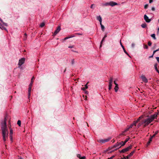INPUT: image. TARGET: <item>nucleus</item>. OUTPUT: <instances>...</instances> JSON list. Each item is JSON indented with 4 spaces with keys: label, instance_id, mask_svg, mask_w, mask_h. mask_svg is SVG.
I'll return each mask as SVG.
<instances>
[{
    "label": "nucleus",
    "instance_id": "4",
    "mask_svg": "<svg viewBox=\"0 0 159 159\" xmlns=\"http://www.w3.org/2000/svg\"><path fill=\"white\" fill-rule=\"evenodd\" d=\"M25 58H22L21 59L19 60V61L18 63V66L19 68L21 69H23V68L21 66L25 63Z\"/></svg>",
    "mask_w": 159,
    "mask_h": 159
},
{
    "label": "nucleus",
    "instance_id": "49",
    "mask_svg": "<svg viewBox=\"0 0 159 159\" xmlns=\"http://www.w3.org/2000/svg\"><path fill=\"white\" fill-rule=\"evenodd\" d=\"M152 11H154V10H155V8L154 7H152Z\"/></svg>",
    "mask_w": 159,
    "mask_h": 159
},
{
    "label": "nucleus",
    "instance_id": "44",
    "mask_svg": "<svg viewBox=\"0 0 159 159\" xmlns=\"http://www.w3.org/2000/svg\"><path fill=\"white\" fill-rule=\"evenodd\" d=\"M156 59L157 60V61L159 63V57H156Z\"/></svg>",
    "mask_w": 159,
    "mask_h": 159
},
{
    "label": "nucleus",
    "instance_id": "36",
    "mask_svg": "<svg viewBox=\"0 0 159 159\" xmlns=\"http://www.w3.org/2000/svg\"><path fill=\"white\" fill-rule=\"evenodd\" d=\"M148 4H146L144 6V9H147L148 8Z\"/></svg>",
    "mask_w": 159,
    "mask_h": 159
},
{
    "label": "nucleus",
    "instance_id": "43",
    "mask_svg": "<svg viewBox=\"0 0 159 159\" xmlns=\"http://www.w3.org/2000/svg\"><path fill=\"white\" fill-rule=\"evenodd\" d=\"M135 46V44L134 43H132L131 44V47L132 48H133Z\"/></svg>",
    "mask_w": 159,
    "mask_h": 159
},
{
    "label": "nucleus",
    "instance_id": "25",
    "mask_svg": "<svg viewBox=\"0 0 159 159\" xmlns=\"http://www.w3.org/2000/svg\"><path fill=\"white\" fill-rule=\"evenodd\" d=\"M119 89L118 85H115L114 88V89L116 92H117Z\"/></svg>",
    "mask_w": 159,
    "mask_h": 159
},
{
    "label": "nucleus",
    "instance_id": "7",
    "mask_svg": "<svg viewBox=\"0 0 159 159\" xmlns=\"http://www.w3.org/2000/svg\"><path fill=\"white\" fill-rule=\"evenodd\" d=\"M113 79L112 78H111L109 80V88L108 89L110 90L111 89L112 87V82Z\"/></svg>",
    "mask_w": 159,
    "mask_h": 159
},
{
    "label": "nucleus",
    "instance_id": "22",
    "mask_svg": "<svg viewBox=\"0 0 159 159\" xmlns=\"http://www.w3.org/2000/svg\"><path fill=\"white\" fill-rule=\"evenodd\" d=\"M100 24V25H101V30H102L103 31H104V30H105V27H104V25H102V23H101V24Z\"/></svg>",
    "mask_w": 159,
    "mask_h": 159
},
{
    "label": "nucleus",
    "instance_id": "31",
    "mask_svg": "<svg viewBox=\"0 0 159 159\" xmlns=\"http://www.w3.org/2000/svg\"><path fill=\"white\" fill-rule=\"evenodd\" d=\"M13 134V130L11 129H10V136H12Z\"/></svg>",
    "mask_w": 159,
    "mask_h": 159
},
{
    "label": "nucleus",
    "instance_id": "50",
    "mask_svg": "<svg viewBox=\"0 0 159 159\" xmlns=\"http://www.w3.org/2000/svg\"><path fill=\"white\" fill-rule=\"evenodd\" d=\"M74 47V46H69L68 47V48H72Z\"/></svg>",
    "mask_w": 159,
    "mask_h": 159
},
{
    "label": "nucleus",
    "instance_id": "26",
    "mask_svg": "<svg viewBox=\"0 0 159 159\" xmlns=\"http://www.w3.org/2000/svg\"><path fill=\"white\" fill-rule=\"evenodd\" d=\"M134 151H133L132 152H131L129 154L128 156V157H130L131 156L133 155V154H134Z\"/></svg>",
    "mask_w": 159,
    "mask_h": 159
},
{
    "label": "nucleus",
    "instance_id": "39",
    "mask_svg": "<svg viewBox=\"0 0 159 159\" xmlns=\"http://www.w3.org/2000/svg\"><path fill=\"white\" fill-rule=\"evenodd\" d=\"M152 44V43L151 42L149 41L148 43V44L149 46H151Z\"/></svg>",
    "mask_w": 159,
    "mask_h": 159
},
{
    "label": "nucleus",
    "instance_id": "16",
    "mask_svg": "<svg viewBox=\"0 0 159 159\" xmlns=\"http://www.w3.org/2000/svg\"><path fill=\"white\" fill-rule=\"evenodd\" d=\"M77 157L80 159H85L86 157L84 156L81 157V155L80 154H78L77 155Z\"/></svg>",
    "mask_w": 159,
    "mask_h": 159
},
{
    "label": "nucleus",
    "instance_id": "62",
    "mask_svg": "<svg viewBox=\"0 0 159 159\" xmlns=\"http://www.w3.org/2000/svg\"><path fill=\"white\" fill-rule=\"evenodd\" d=\"M107 37V36L106 35H105L104 36V37H103V38H104V39H105Z\"/></svg>",
    "mask_w": 159,
    "mask_h": 159
},
{
    "label": "nucleus",
    "instance_id": "11",
    "mask_svg": "<svg viewBox=\"0 0 159 159\" xmlns=\"http://www.w3.org/2000/svg\"><path fill=\"white\" fill-rule=\"evenodd\" d=\"M32 85H29V88H28V98H29L30 95V92L31 90L32 89Z\"/></svg>",
    "mask_w": 159,
    "mask_h": 159
},
{
    "label": "nucleus",
    "instance_id": "23",
    "mask_svg": "<svg viewBox=\"0 0 159 159\" xmlns=\"http://www.w3.org/2000/svg\"><path fill=\"white\" fill-rule=\"evenodd\" d=\"M130 138L128 137L127 138H126L125 140V141L124 142V143L122 144V145H125V143L128 141V140Z\"/></svg>",
    "mask_w": 159,
    "mask_h": 159
},
{
    "label": "nucleus",
    "instance_id": "17",
    "mask_svg": "<svg viewBox=\"0 0 159 159\" xmlns=\"http://www.w3.org/2000/svg\"><path fill=\"white\" fill-rule=\"evenodd\" d=\"M143 125V124L142 122V121H141V122L138 124V125H136V127L137 128H139L142 125Z\"/></svg>",
    "mask_w": 159,
    "mask_h": 159
},
{
    "label": "nucleus",
    "instance_id": "46",
    "mask_svg": "<svg viewBox=\"0 0 159 159\" xmlns=\"http://www.w3.org/2000/svg\"><path fill=\"white\" fill-rule=\"evenodd\" d=\"M74 59L72 60L71 61V64H72L73 65L74 64Z\"/></svg>",
    "mask_w": 159,
    "mask_h": 159
},
{
    "label": "nucleus",
    "instance_id": "38",
    "mask_svg": "<svg viewBox=\"0 0 159 159\" xmlns=\"http://www.w3.org/2000/svg\"><path fill=\"white\" fill-rule=\"evenodd\" d=\"M129 157H128V155L126 157H124V158H123V159H129Z\"/></svg>",
    "mask_w": 159,
    "mask_h": 159
},
{
    "label": "nucleus",
    "instance_id": "47",
    "mask_svg": "<svg viewBox=\"0 0 159 159\" xmlns=\"http://www.w3.org/2000/svg\"><path fill=\"white\" fill-rule=\"evenodd\" d=\"M94 5V4H92L91 5V6H90V8H93V6Z\"/></svg>",
    "mask_w": 159,
    "mask_h": 159
},
{
    "label": "nucleus",
    "instance_id": "10",
    "mask_svg": "<svg viewBox=\"0 0 159 159\" xmlns=\"http://www.w3.org/2000/svg\"><path fill=\"white\" fill-rule=\"evenodd\" d=\"M144 18L145 21L148 23L150 22L151 20L149 19L148 17L146 15H144Z\"/></svg>",
    "mask_w": 159,
    "mask_h": 159
},
{
    "label": "nucleus",
    "instance_id": "14",
    "mask_svg": "<svg viewBox=\"0 0 159 159\" xmlns=\"http://www.w3.org/2000/svg\"><path fill=\"white\" fill-rule=\"evenodd\" d=\"M97 20L99 21L100 24H101L102 22V19L100 16H99L97 17Z\"/></svg>",
    "mask_w": 159,
    "mask_h": 159
},
{
    "label": "nucleus",
    "instance_id": "59",
    "mask_svg": "<svg viewBox=\"0 0 159 159\" xmlns=\"http://www.w3.org/2000/svg\"><path fill=\"white\" fill-rule=\"evenodd\" d=\"M153 55L152 54V56H150L149 57V58L152 57H153Z\"/></svg>",
    "mask_w": 159,
    "mask_h": 159
},
{
    "label": "nucleus",
    "instance_id": "12",
    "mask_svg": "<svg viewBox=\"0 0 159 159\" xmlns=\"http://www.w3.org/2000/svg\"><path fill=\"white\" fill-rule=\"evenodd\" d=\"M118 3L116 2L113 1H111L109 2V6L111 7H113L115 6L118 5Z\"/></svg>",
    "mask_w": 159,
    "mask_h": 159
},
{
    "label": "nucleus",
    "instance_id": "54",
    "mask_svg": "<svg viewBox=\"0 0 159 159\" xmlns=\"http://www.w3.org/2000/svg\"><path fill=\"white\" fill-rule=\"evenodd\" d=\"M152 138L151 137L149 139V141L151 142L152 141Z\"/></svg>",
    "mask_w": 159,
    "mask_h": 159
},
{
    "label": "nucleus",
    "instance_id": "5",
    "mask_svg": "<svg viewBox=\"0 0 159 159\" xmlns=\"http://www.w3.org/2000/svg\"><path fill=\"white\" fill-rule=\"evenodd\" d=\"M131 148L132 146L130 145L126 148L123 149L121 151H119V152L120 153H124L128 151L129 149H131Z\"/></svg>",
    "mask_w": 159,
    "mask_h": 159
},
{
    "label": "nucleus",
    "instance_id": "52",
    "mask_svg": "<svg viewBox=\"0 0 159 159\" xmlns=\"http://www.w3.org/2000/svg\"><path fill=\"white\" fill-rule=\"evenodd\" d=\"M10 137L11 140L12 142V136H11H11H10Z\"/></svg>",
    "mask_w": 159,
    "mask_h": 159
},
{
    "label": "nucleus",
    "instance_id": "34",
    "mask_svg": "<svg viewBox=\"0 0 159 159\" xmlns=\"http://www.w3.org/2000/svg\"><path fill=\"white\" fill-rule=\"evenodd\" d=\"M143 48L145 49H148V46L144 44L143 45Z\"/></svg>",
    "mask_w": 159,
    "mask_h": 159
},
{
    "label": "nucleus",
    "instance_id": "29",
    "mask_svg": "<svg viewBox=\"0 0 159 159\" xmlns=\"http://www.w3.org/2000/svg\"><path fill=\"white\" fill-rule=\"evenodd\" d=\"M44 25H45V24H44V23H43H43H41L40 24V27H41V28H42V27H43L44 26Z\"/></svg>",
    "mask_w": 159,
    "mask_h": 159
},
{
    "label": "nucleus",
    "instance_id": "21",
    "mask_svg": "<svg viewBox=\"0 0 159 159\" xmlns=\"http://www.w3.org/2000/svg\"><path fill=\"white\" fill-rule=\"evenodd\" d=\"M88 88V86H87V84H86L85 85V87H82V88H81V89L82 90H83L84 91L86 89H87Z\"/></svg>",
    "mask_w": 159,
    "mask_h": 159
},
{
    "label": "nucleus",
    "instance_id": "20",
    "mask_svg": "<svg viewBox=\"0 0 159 159\" xmlns=\"http://www.w3.org/2000/svg\"><path fill=\"white\" fill-rule=\"evenodd\" d=\"M102 5L103 6H109V2H106L105 3H102Z\"/></svg>",
    "mask_w": 159,
    "mask_h": 159
},
{
    "label": "nucleus",
    "instance_id": "55",
    "mask_svg": "<svg viewBox=\"0 0 159 159\" xmlns=\"http://www.w3.org/2000/svg\"><path fill=\"white\" fill-rule=\"evenodd\" d=\"M75 36V35H71L70 37H70V38H72V37H74Z\"/></svg>",
    "mask_w": 159,
    "mask_h": 159
},
{
    "label": "nucleus",
    "instance_id": "13",
    "mask_svg": "<svg viewBox=\"0 0 159 159\" xmlns=\"http://www.w3.org/2000/svg\"><path fill=\"white\" fill-rule=\"evenodd\" d=\"M121 147V146L119 144V143L118 142L116 143L114 145V147L117 148V149L120 148Z\"/></svg>",
    "mask_w": 159,
    "mask_h": 159
},
{
    "label": "nucleus",
    "instance_id": "8",
    "mask_svg": "<svg viewBox=\"0 0 159 159\" xmlns=\"http://www.w3.org/2000/svg\"><path fill=\"white\" fill-rule=\"evenodd\" d=\"M141 78L142 79V80H143V82H144L145 83H147L148 82V80H147V79L146 78L144 75H142L141 76Z\"/></svg>",
    "mask_w": 159,
    "mask_h": 159
},
{
    "label": "nucleus",
    "instance_id": "42",
    "mask_svg": "<svg viewBox=\"0 0 159 159\" xmlns=\"http://www.w3.org/2000/svg\"><path fill=\"white\" fill-rule=\"evenodd\" d=\"M76 35H82L83 34L82 33H76L75 34Z\"/></svg>",
    "mask_w": 159,
    "mask_h": 159
},
{
    "label": "nucleus",
    "instance_id": "18",
    "mask_svg": "<svg viewBox=\"0 0 159 159\" xmlns=\"http://www.w3.org/2000/svg\"><path fill=\"white\" fill-rule=\"evenodd\" d=\"M157 63H156L154 65V68L155 69L156 71L159 74V71L158 70L157 68Z\"/></svg>",
    "mask_w": 159,
    "mask_h": 159
},
{
    "label": "nucleus",
    "instance_id": "57",
    "mask_svg": "<svg viewBox=\"0 0 159 159\" xmlns=\"http://www.w3.org/2000/svg\"><path fill=\"white\" fill-rule=\"evenodd\" d=\"M155 135H156L155 134H154L152 135V136L151 137L153 138V137H154L155 136Z\"/></svg>",
    "mask_w": 159,
    "mask_h": 159
},
{
    "label": "nucleus",
    "instance_id": "61",
    "mask_svg": "<svg viewBox=\"0 0 159 159\" xmlns=\"http://www.w3.org/2000/svg\"><path fill=\"white\" fill-rule=\"evenodd\" d=\"M85 92L86 94H88V92L87 91H85Z\"/></svg>",
    "mask_w": 159,
    "mask_h": 159
},
{
    "label": "nucleus",
    "instance_id": "6",
    "mask_svg": "<svg viewBox=\"0 0 159 159\" xmlns=\"http://www.w3.org/2000/svg\"><path fill=\"white\" fill-rule=\"evenodd\" d=\"M110 139L108 138L106 139H100L98 140V141L101 143H103L106 142H107L108 141L110 140Z\"/></svg>",
    "mask_w": 159,
    "mask_h": 159
},
{
    "label": "nucleus",
    "instance_id": "24",
    "mask_svg": "<svg viewBox=\"0 0 159 159\" xmlns=\"http://www.w3.org/2000/svg\"><path fill=\"white\" fill-rule=\"evenodd\" d=\"M34 77L33 76L31 79V82H30V84H29V85H32H32L33 83V82H34L33 80H34Z\"/></svg>",
    "mask_w": 159,
    "mask_h": 159
},
{
    "label": "nucleus",
    "instance_id": "51",
    "mask_svg": "<svg viewBox=\"0 0 159 159\" xmlns=\"http://www.w3.org/2000/svg\"><path fill=\"white\" fill-rule=\"evenodd\" d=\"M69 38H70V37H66L65 38L64 40H66V39H69Z\"/></svg>",
    "mask_w": 159,
    "mask_h": 159
},
{
    "label": "nucleus",
    "instance_id": "15",
    "mask_svg": "<svg viewBox=\"0 0 159 159\" xmlns=\"http://www.w3.org/2000/svg\"><path fill=\"white\" fill-rule=\"evenodd\" d=\"M120 43L121 47H122V48L123 50V51H124V52L125 54H128V52L126 51V50L125 49L124 46L122 44L121 42V41H120Z\"/></svg>",
    "mask_w": 159,
    "mask_h": 159
},
{
    "label": "nucleus",
    "instance_id": "45",
    "mask_svg": "<svg viewBox=\"0 0 159 159\" xmlns=\"http://www.w3.org/2000/svg\"><path fill=\"white\" fill-rule=\"evenodd\" d=\"M115 156H112L110 158H109V159H112Z\"/></svg>",
    "mask_w": 159,
    "mask_h": 159
},
{
    "label": "nucleus",
    "instance_id": "53",
    "mask_svg": "<svg viewBox=\"0 0 159 159\" xmlns=\"http://www.w3.org/2000/svg\"><path fill=\"white\" fill-rule=\"evenodd\" d=\"M158 132V131H157L155 132V133L154 134H155V135H156L157 134Z\"/></svg>",
    "mask_w": 159,
    "mask_h": 159
},
{
    "label": "nucleus",
    "instance_id": "40",
    "mask_svg": "<svg viewBox=\"0 0 159 159\" xmlns=\"http://www.w3.org/2000/svg\"><path fill=\"white\" fill-rule=\"evenodd\" d=\"M125 132L124 131H123L120 134V135H125Z\"/></svg>",
    "mask_w": 159,
    "mask_h": 159
},
{
    "label": "nucleus",
    "instance_id": "30",
    "mask_svg": "<svg viewBox=\"0 0 159 159\" xmlns=\"http://www.w3.org/2000/svg\"><path fill=\"white\" fill-rule=\"evenodd\" d=\"M17 124L19 126H20L21 125V121L20 120H18L17 121Z\"/></svg>",
    "mask_w": 159,
    "mask_h": 159
},
{
    "label": "nucleus",
    "instance_id": "32",
    "mask_svg": "<svg viewBox=\"0 0 159 159\" xmlns=\"http://www.w3.org/2000/svg\"><path fill=\"white\" fill-rule=\"evenodd\" d=\"M0 28L2 29V30H5L7 31V30L6 28L3 26H2V27H1V28Z\"/></svg>",
    "mask_w": 159,
    "mask_h": 159
},
{
    "label": "nucleus",
    "instance_id": "58",
    "mask_svg": "<svg viewBox=\"0 0 159 159\" xmlns=\"http://www.w3.org/2000/svg\"><path fill=\"white\" fill-rule=\"evenodd\" d=\"M156 52H157L156 51V50H155L154 51H153V54H153V55H154V54H155V53Z\"/></svg>",
    "mask_w": 159,
    "mask_h": 159
},
{
    "label": "nucleus",
    "instance_id": "60",
    "mask_svg": "<svg viewBox=\"0 0 159 159\" xmlns=\"http://www.w3.org/2000/svg\"><path fill=\"white\" fill-rule=\"evenodd\" d=\"M159 32V27H158V28L157 29V33L158 34Z\"/></svg>",
    "mask_w": 159,
    "mask_h": 159
},
{
    "label": "nucleus",
    "instance_id": "35",
    "mask_svg": "<svg viewBox=\"0 0 159 159\" xmlns=\"http://www.w3.org/2000/svg\"><path fill=\"white\" fill-rule=\"evenodd\" d=\"M105 39L104 38H103L101 42V45H100V47H101L102 46V44L103 42V41H104L105 40Z\"/></svg>",
    "mask_w": 159,
    "mask_h": 159
},
{
    "label": "nucleus",
    "instance_id": "3",
    "mask_svg": "<svg viewBox=\"0 0 159 159\" xmlns=\"http://www.w3.org/2000/svg\"><path fill=\"white\" fill-rule=\"evenodd\" d=\"M142 118V116L139 117L137 120L134 121L133 123L130 125L129 126V128H134V126L135 127L136 126V124L138 123L139 122L140 120Z\"/></svg>",
    "mask_w": 159,
    "mask_h": 159
},
{
    "label": "nucleus",
    "instance_id": "33",
    "mask_svg": "<svg viewBox=\"0 0 159 159\" xmlns=\"http://www.w3.org/2000/svg\"><path fill=\"white\" fill-rule=\"evenodd\" d=\"M124 143V142L122 141H121V142H120L119 143V144H120V145L121 146H124V145H122V144Z\"/></svg>",
    "mask_w": 159,
    "mask_h": 159
},
{
    "label": "nucleus",
    "instance_id": "37",
    "mask_svg": "<svg viewBox=\"0 0 159 159\" xmlns=\"http://www.w3.org/2000/svg\"><path fill=\"white\" fill-rule=\"evenodd\" d=\"M27 34L26 33L24 34V40H25L26 39Z\"/></svg>",
    "mask_w": 159,
    "mask_h": 159
},
{
    "label": "nucleus",
    "instance_id": "27",
    "mask_svg": "<svg viewBox=\"0 0 159 159\" xmlns=\"http://www.w3.org/2000/svg\"><path fill=\"white\" fill-rule=\"evenodd\" d=\"M151 36L154 39H156V38L155 37V34H153L151 35Z\"/></svg>",
    "mask_w": 159,
    "mask_h": 159
},
{
    "label": "nucleus",
    "instance_id": "1",
    "mask_svg": "<svg viewBox=\"0 0 159 159\" xmlns=\"http://www.w3.org/2000/svg\"><path fill=\"white\" fill-rule=\"evenodd\" d=\"M6 117H5L1 123V129L3 139L4 141H5L8 137V131L6 125Z\"/></svg>",
    "mask_w": 159,
    "mask_h": 159
},
{
    "label": "nucleus",
    "instance_id": "64",
    "mask_svg": "<svg viewBox=\"0 0 159 159\" xmlns=\"http://www.w3.org/2000/svg\"><path fill=\"white\" fill-rule=\"evenodd\" d=\"M156 52L159 51V48L156 50Z\"/></svg>",
    "mask_w": 159,
    "mask_h": 159
},
{
    "label": "nucleus",
    "instance_id": "41",
    "mask_svg": "<svg viewBox=\"0 0 159 159\" xmlns=\"http://www.w3.org/2000/svg\"><path fill=\"white\" fill-rule=\"evenodd\" d=\"M130 128H129V126L127 128H126L124 131L126 132L127 131H128L129 129Z\"/></svg>",
    "mask_w": 159,
    "mask_h": 159
},
{
    "label": "nucleus",
    "instance_id": "28",
    "mask_svg": "<svg viewBox=\"0 0 159 159\" xmlns=\"http://www.w3.org/2000/svg\"><path fill=\"white\" fill-rule=\"evenodd\" d=\"M141 27L143 28H145L146 27V24H143L141 25Z\"/></svg>",
    "mask_w": 159,
    "mask_h": 159
},
{
    "label": "nucleus",
    "instance_id": "48",
    "mask_svg": "<svg viewBox=\"0 0 159 159\" xmlns=\"http://www.w3.org/2000/svg\"><path fill=\"white\" fill-rule=\"evenodd\" d=\"M114 83L116 85H118V84H117L116 81H115V80L114 81Z\"/></svg>",
    "mask_w": 159,
    "mask_h": 159
},
{
    "label": "nucleus",
    "instance_id": "9",
    "mask_svg": "<svg viewBox=\"0 0 159 159\" xmlns=\"http://www.w3.org/2000/svg\"><path fill=\"white\" fill-rule=\"evenodd\" d=\"M61 27L60 26H58L57 29L55 31L54 33V35H56L60 30Z\"/></svg>",
    "mask_w": 159,
    "mask_h": 159
},
{
    "label": "nucleus",
    "instance_id": "56",
    "mask_svg": "<svg viewBox=\"0 0 159 159\" xmlns=\"http://www.w3.org/2000/svg\"><path fill=\"white\" fill-rule=\"evenodd\" d=\"M149 3H151L153 2V0H149Z\"/></svg>",
    "mask_w": 159,
    "mask_h": 159
},
{
    "label": "nucleus",
    "instance_id": "63",
    "mask_svg": "<svg viewBox=\"0 0 159 159\" xmlns=\"http://www.w3.org/2000/svg\"><path fill=\"white\" fill-rule=\"evenodd\" d=\"M151 142L149 141V142H148V143H147V144L148 145L149 144V143H150Z\"/></svg>",
    "mask_w": 159,
    "mask_h": 159
},
{
    "label": "nucleus",
    "instance_id": "19",
    "mask_svg": "<svg viewBox=\"0 0 159 159\" xmlns=\"http://www.w3.org/2000/svg\"><path fill=\"white\" fill-rule=\"evenodd\" d=\"M0 21L1 22V23L2 24L5 26H8L7 24V23H4L3 22L2 20L0 18Z\"/></svg>",
    "mask_w": 159,
    "mask_h": 159
},
{
    "label": "nucleus",
    "instance_id": "2",
    "mask_svg": "<svg viewBox=\"0 0 159 159\" xmlns=\"http://www.w3.org/2000/svg\"><path fill=\"white\" fill-rule=\"evenodd\" d=\"M158 113H155L154 114L151 115L150 116H148V118L144 119L142 120L143 124V126L145 127L148 125L154 119H156Z\"/></svg>",
    "mask_w": 159,
    "mask_h": 159
}]
</instances>
